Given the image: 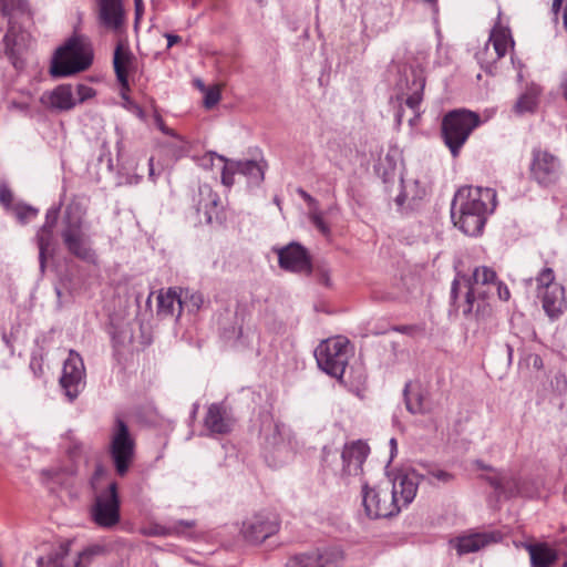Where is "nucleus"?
Returning <instances> with one entry per match:
<instances>
[{"mask_svg":"<svg viewBox=\"0 0 567 567\" xmlns=\"http://www.w3.org/2000/svg\"><path fill=\"white\" fill-rule=\"evenodd\" d=\"M496 280V272L487 266L476 267L471 276L457 274L452 282L451 299L465 318L485 319L492 313L486 300L494 292Z\"/></svg>","mask_w":567,"mask_h":567,"instance_id":"f257e3e1","label":"nucleus"},{"mask_svg":"<svg viewBox=\"0 0 567 567\" xmlns=\"http://www.w3.org/2000/svg\"><path fill=\"white\" fill-rule=\"evenodd\" d=\"M496 207V192L489 187L465 186L452 202L451 218L455 227L467 236L482 233L486 217Z\"/></svg>","mask_w":567,"mask_h":567,"instance_id":"f03ea898","label":"nucleus"},{"mask_svg":"<svg viewBox=\"0 0 567 567\" xmlns=\"http://www.w3.org/2000/svg\"><path fill=\"white\" fill-rule=\"evenodd\" d=\"M93 59L89 42L80 38L70 39L64 47L56 50L50 73L55 78L69 76L86 70Z\"/></svg>","mask_w":567,"mask_h":567,"instance_id":"7ed1b4c3","label":"nucleus"},{"mask_svg":"<svg viewBox=\"0 0 567 567\" xmlns=\"http://www.w3.org/2000/svg\"><path fill=\"white\" fill-rule=\"evenodd\" d=\"M480 124L478 114L467 110L451 111L443 117L442 137L453 157L458 156L471 133Z\"/></svg>","mask_w":567,"mask_h":567,"instance_id":"20e7f679","label":"nucleus"},{"mask_svg":"<svg viewBox=\"0 0 567 567\" xmlns=\"http://www.w3.org/2000/svg\"><path fill=\"white\" fill-rule=\"evenodd\" d=\"M84 210L78 204H71L65 210V225L62 239L68 251L87 262L95 261V252L91 248L90 238L83 230Z\"/></svg>","mask_w":567,"mask_h":567,"instance_id":"39448f33","label":"nucleus"},{"mask_svg":"<svg viewBox=\"0 0 567 567\" xmlns=\"http://www.w3.org/2000/svg\"><path fill=\"white\" fill-rule=\"evenodd\" d=\"M514 40L509 28L502 22L498 12L497 22L491 30L489 38L485 44L475 53V59L485 72L494 74L496 63L514 49Z\"/></svg>","mask_w":567,"mask_h":567,"instance_id":"423d86ee","label":"nucleus"},{"mask_svg":"<svg viewBox=\"0 0 567 567\" xmlns=\"http://www.w3.org/2000/svg\"><path fill=\"white\" fill-rule=\"evenodd\" d=\"M20 6L21 0H0V25L3 23L8 25L3 38L6 54L17 69L20 68L17 55L25 47L29 38V34L22 31L18 22L19 16L22 14Z\"/></svg>","mask_w":567,"mask_h":567,"instance_id":"0eeeda50","label":"nucleus"},{"mask_svg":"<svg viewBox=\"0 0 567 567\" xmlns=\"http://www.w3.org/2000/svg\"><path fill=\"white\" fill-rule=\"evenodd\" d=\"M350 343L344 337H334L320 342L315 350L319 368L327 374L341 379L350 358Z\"/></svg>","mask_w":567,"mask_h":567,"instance_id":"6e6552de","label":"nucleus"},{"mask_svg":"<svg viewBox=\"0 0 567 567\" xmlns=\"http://www.w3.org/2000/svg\"><path fill=\"white\" fill-rule=\"evenodd\" d=\"M110 454L120 476H124L134 458L135 442L124 421L117 419L112 430Z\"/></svg>","mask_w":567,"mask_h":567,"instance_id":"1a4fd4ad","label":"nucleus"},{"mask_svg":"<svg viewBox=\"0 0 567 567\" xmlns=\"http://www.w3.org/2000/svg\"><path fill=\"white\" fill-rule=\"evenodd\" d=\"M362 505L369 518H386L399 513V505L393 501L390 492V483L385 486L369 487L362 485Z\"/></svg>","mask_w":567,"mask_h":567,"instance_id":"9d476101","label":"nucleus"},{"mask_svg":"<svg viewBox=\"0 0 567 567\" xmlns=\"http://www.w3.org/2000/svg\"><path fill=\"white\" fill-rule=\"evenodd\" d=\"M103 553L102 546L91 545L80 551L76 557H71L68 548L60 546L47 557H39L38 567H89Z\"/></svg>","mask_w":567,"mask_h":567,"instance_id":"9b49d317","label":"nucleus"},{"mask_svg":"<svg viewBox=\"0 0 567 567\" xmlns=\"http://www.w3.org/2000/svg\"><path fill=\"white\" fill-rule=\"evenodd\" d=\"M96 525L111 528L120 522V497L116 483H111L109 488L100 493L91 511Z\"/></svg>","mask_w":567,"mask_h":567,"instance_id":"f8f14e48","label":"nucleus"},{"mask_svg":"<svg viewBox=\"0 0 567 567\" xmlns=\"http://www.w3.org/2000/svg\"><path fill=\"white\" fill-rule=\"evenodd\" d=\"M529 173L538 185L546 187L558 182L561 164L554 154L540 148L533 150Z\"/></svg>","mask_w":567,"mask_h":567,"instance_id":"ddd939ff","label":"nucleus"},{"mask_svg":"<svg viewBox=\"0 0 567 567\" xmlns=\"http://www.w3.org/2000/svg\"><path fill=\"white\" fill-rule=\"evenodd\" d=\"M60 384L70 401L78 398L85 386V368L79 353L71 350L65 359Z\"/></svg>","mask_w":567,"mask_h":567,"instance_id":"4468645a","label":"nucleus"},{"mask_svg":"<svg viewBox=\"0 0 567 567\" xmlns=\"http://www.w3.org/2000/svg\"><path fill=\"white\" fill-rule=\"evenodd\" d=\"M279 528L277 517L270 513H258L243 523L241 534L246 540L259 544L276 534Z\"/></svg>","mask_w":567,"mask_h":567,"instance_id":"2eb2a0df","label":"nucleus"},{"mask_svg":"<svg viewBox=\"0 0 567 567\" xmlns=\"http://www.w3.org/2000/svg\"><path fill=\"white\" fill-rule=\"evenodd\" d=\"M280 268L291 272L311 274L312 266L308 250L298 243H290L276 249Z\"/></svg>","mask_w":567,"mask_h":567,"instance_id":"dca6fc26","label":"nucleus"},{"mask_svg":"<svg viewBox=\"0 0 567 567\" xmlns=\"http://www.w3.org/2000/svg\"><path fill=\"white\" fill-rule=\"evenodd\" d=\"M99 23L109 31L117 32L124 24L125 12L121 0H96Z\"/></svg>","mask_w":567,"mask_h":567,"instance_id":"f3484780","label":"nucleus"},{"mask_svg":"<svg viewBox=\"0 0 567 567\" xmlns=\"http://www.w3.org/2000/svg\"><path fill=\"white\" fill-rule=\"evenodd\" d=\"M419 486V477L415 473L399 474L393 480L390 492L393 501L399 505V512L408 506L415 497Z\"/></svg>","mask_w":567,"mask_h":567,"instance_id":"a211bd4d","label":"nucleus"},{"mask_svg":"<svg viewBox=\"0 0 567 567\" xmlns=\"http://www.w3.org/2000/svg\"><path fill=\"white\" fill-rule=\"evenodd\" d=\"M342 560L343 551L338 547H330L297 557L295 567H339Z\"/></svg>","mask_w":567,"mask_h":567,"instance_id":"6ab92c4d","label":"nucleus"},{"mask_svg":"<svg viewBox=\"0 0 567 567\" xmlns=\"http://www.w3.org/2000/svg\"><path fill=\"white\" fill-rule=\"evenodd\" d=\"M369 454V446L361 442H352L342 451L343 473L349 476H357L362 472V465Z\"/></svg>","mask_w":567,"mask_h":567,"instance_id":"aec40b11","label":"nucleus"},{"mask_svg":"<svg viewBox=\"0 0 567 567\" xmlns=\"http://www.w3.org/2000/svg\"><path fill=\"white\" fill-rule=\"evenodd\" d=\"M425 75L422 68H411L406 73V105L419 116V106L423 100Z\"/></svg>","mask_w":567,"mask_h":567,"instance_id":"412c9836","label":"nucleus"},{"mask_svg":"<svg viewBox=\"0 0 567 567\" xmlns=\"http://www.w3.org/2000/svg\"><path fill=\"white\" fill-rule=\"evenodd\" d=\"M502 538L498 532H484L466 535L457 538L455 548L460 555L474 553L489 544L499 542Z\"/></svg>","mask_w":567,"mask_h":567,"instance_id":"4be33fe9","label":"nucleus"},{"mask_svg":"<svg viewBox=\"0 0 567 567\" xmlns=\"http://www.w3.org/2000/svg\"><path fill=\"white\" fill-rule=\"evenodd\" d=\"M543 302V309L551 319H558L567 308L565 289L563 286H551V289L539 293Z\"/></svg>","mask_w":567,"mask_h":567,"instance_id":"5701e85b","label":"nucleus"},{"mask_svg":"<svg viewBox=\"0 0 567 567\" xmlns=\"http://www.w3.org/2000/svg\"><path fill=\"white\" fill-rule=\"evenodd\" d=\"M204 425L212 434H225L231 430L233 422L221 404L213 403L207 409Z\"/></svg>","mask_w":567,"mask_h":567,"instance_id":"b1692460","label":"nucleus"},{"mask_svg":"<svg viewBox=\"0 0 567 567\" xmlns=\"http://www.w3.org/2000/svg\"><path fill=\"white\" fill-rule=\"evenodd\" d=\"M135 59L127 48L117 44L114 51L113 65L117 81L123 90L130 89L128 72L134 65Z\"/></svg>","mask_w":567,"mask_h":567,"instance_id":"393cba45","label":"nucleus"},{"mask_svg":"<svg viewBox=\"0 0 567 567\" xmlns=\"http://www.w3.org/2000/svg\"><path fill=\"white\" fill-rule=\"evenodd\" d=\"M41 101L58 111H69L76 105V99L72 86L62 84L48 94H43Z\"/></svg>","mask_w":567,"mask_h":567,"instance_id":"a878e982","label":"nucleus"},{"mask_svg":"<svg viewBox=\"0 0 567 567\" xmlns=\"http://www.w3.org/2000/svg\"><path fill=\"white\" fill-rule=\"evenodd\" d=\"M156 311L158 316L162 317H172L176 313L177 317L181 316V298H179V289L177 288H168L161 289L157 295V307Z\"/></svg>","mask_w":567,"mask_h":567,"instance_id":"bb28decb","label":"nucleus"},{"mask_svg":"<svg viewBox=\"0 0 567 567\" xmlns=\"http://www.w3.org/2000/svg\"><path fill=\"white\" fill-rule=\"evenodd\" d=\"M487 481L499 495L512 497L522 493L519 478L509 472L496 473Z\"/></svg>","mask_w":567,"mask_h":567,"instance_id":"cd10ccee","label":"nucleus"},{"mask_svg":"<svg viewBox=\"0 0 567 567\" xmlns=\"http://www.w3.org/2000/svg\"><path fill=\"white\" fill-rule=\"evenodd\" d=\"M532 567H550L557 560V553L546 544H528Z\"/></svg>","mask_w":567,"mask_h":567,"instance_id":"c85d7f7f","label":"nucleus"},{"mask_svg":"<svg viewBox=\"0 0 567 567\" xmlns=\"http://www.w3.org/2000/svg\"><path fill=\"white\" fill-rule=\"evenodd\" d=\"M199 202L197 204V212L203 213L207 223H212L213 216L216 213L219 197L208 186L199 188Z\"/></svg>","mask_w":567,"mask_h":567,"instance_id":"c756f323","label":"nucleus"},{"mask_svg":"<svg viewBox=\"0 0 567 567\" xmlns=\"http://www.w3.org/2000/svg\"><path fill=\"white\" fill-rule=\"evenodd\" d=\"M542 93V89L538 85H530L526 91L518 97L514 105V111L517 114L533 113L538 104V97Z\"/></svg>","mask_w":567,"mask_h":567,"instance_id":"7c9ffc66","label":"nucleus"},{"mask_svg":"<svg viewBox=\"0 0 567 567\" xmlns=\"http://www.w3.org/2000/svg\"><path fill=\"white\" fill-rule=\"evenodd\" d=\"M181 298V312L186 310L187 312L195 313L204 305V297L200 292L192 289H179Z\"/></svg>","mask_w":567,"mask_h":567,"instance_id":"2f4dec72","label":"nucleus"},{"mask_svg":"<svg viewBox=\"0 0 567 567\" xmlns=\"http://www.w3.org/2000/svg\"><path fill=\"white\" fill-rule=\"evenodd\" d=\"M238 174L246 176L249 183L259 184L264 179V167L256 161L236 162Z\"/></svg>","mask_w":567,"mask_h":567,"instance_id":"473e14b6","label":"nucleus"},{"mask_svg":"<svg viewBox=\"0 0 567 567\" xmlns=\"http://www.w3.org/2000/svg\"><path fill=\"white\" fill-rule=\"evenodd\" d=\"M404 398L406 409L412 414H425L430 412V406L422 392H410L408 386H405Z\"/></svg>","mask_w":567,"mask_h":567,"instance_id":"72a5a7b5","label":"nucleus"},{"mask_svg":"<svg viewBox=\"0 0 567 567\" xmlns=\"http://www.w3.org/2000/svg\"><path fill=\"white\" fill-rule=\"evenodd\" d=\"M155 124L157 128L166 135H169L176 140V143L173 145L174 156L181 157L186 153V142L175 131L167 127L159 114H155L154 116Z\"/></svg>","mask_w":567,"mask_h":567,"instance_id":"f704fd0d","label":"nucleus"},{"mask_svg":"<svg viewBox=\"0 0 567 567\" xmlns=\"http://www.w3.org/2000/svg\"><path fill=\"white\" fill-rule=\"evenodd\" d=\"M53 235V227L42 226L37 234V240L39 246V258L41 269H44L45 264V252L49 249Z\"/></svg>","mask_w":567,"mask_h":567,"instance_id":"c9c22d12","label":"nucleus"},{"mask_svg":"<svg viewBox=\"0 0 567 567\" xmlns=\"http://www.w3.org/2000/svg\"><path fill=\"white\" fill-rule=\"evenodd\" d=\"M11 212L21 224L31 221L38 216L39 213L37 208L21 203L14 204L11 208Z\"/></svg>","mask_w":567,"mask_h":567,"instance_id":"e433bc0d","label":"nucleus"},{"mask_svg":"<svg viewBox=\"0 0 567 567\" xmlns=\"http://www.w3.org/2000/svg\"><path fill=\"white\" fill-rule=\"evenodd\" d=\"M217 158L224 163L221 171V183L230 187L234 184V175L238 174L237 166L235 161H228L224 156H217Z\"/></svg>","mask_w":567,"mask_h":567,"instance_id":"4c0bfd02","label":"nucleus"},{"mask_svg":"<svg viewBox=\"0 0 567 567\" xmlns=\"http://www.w3.org/2000/svg\"><path fill=\"white\" fill-rule=\"evenodd\" d=\"M537 281V288L539 293L542 290H549L551 289V286H560L559 284L555 282V274L551 268H544L536 278Z\"/></svg>","mask_w":567,"mask_h":567,"instance_id":"58836bf2","label":"nucleus"},{"mask_svg":"<svg viewBox=\"0 0 567 567\" xmlns=\"http://www.w3.org/2000/svg\"><path fill=\"white\" fill-rule=\"evenodd\" d=\"M199 87L204 92V106L208 110L213 109L221 97L219 86L215 85L206 89L203 84H199Z\"/></svg>","mask_w":567,"mask_h":567,"instance_id":"ea45409f","label":"nucleus"},{"mask_svg":"<svg viewBox=\"0 0 567 567\" xmlns=\"http://www.w3.org/2000/svg\"><path fill=\"white\" fill-rule=\"evenodd\" d=\"M309 218L315 227L324 236L329 237L331 231L330 227L323 219V214L317 207L310 209Z\"/></svg>","mask_w":567,"mask_h":567,"instance_id":"a19ab883","label":"nucleus"},{"mask_svg":"<svg viewBox=\"0 0 567 567\" xmlns=\"http://www.w3.org/2000/svg\"><path fill=\"white\" fill-rule=\"evenodd\" d=\"M0 203L8 210H11L12 206L14 205L13 194L4 184L0 185Z\"/></svg>","mask_w":567,"mask_h":567,"instance_id":"79ce46f5","label":"nucleus"},{"mask_svg":"<svg viewBox=\"0 0 567 567\" xmlns=\"http://www.w3.org/2000/svg\"><path fill=\"white\" fill-rule=\"evenodd\" d=\"M95 94V91L91 87V86H87V85H84V84H79L76 86V103L78 102H84L91 97H93Z\"/></svg>","mask_w":567,"mask_h":567,"instance_id":"37998d69","label":"nucleus"},{"mask_svg":"<svg viewBox=\"0 0 567 567\" xmlns=\"http://www.w3.org/2000/svg\"><path fill=\"white\" fill-rule=\"evenodd\" d=\"M430 476L439 482L449 483L453 480V475L444 470H433Z\"/></svg>","mask_w":567,"mask_h":567,"instance_id":"c03bdc74","label":"nucleus"},{"mask_svg":"<svg viewBox=\"0 0 567 567\" xmlns=\"http://www.w3.org/2000/svg\"><path fill=\"white\" fill-rule=\"evenodd\" d=\"M316 275L318 280L324 286H330V271L326 266H317Z\"/></svg>","mask_w":567,"mask_h":567,"instance_id":"a18cd8bd","label":"nucleus"},{"mask_svg":"<svg viewBox=\"0 0 567 567\" xmlns=\"http://www.w3.org/2000/svg\"><path fill=\"white\" fill-rule=\"evenodd\" d=\"M9 109L12 111L27 112L30 109V96L23 101L11 100L9 102Z\"/></svg>","mask_w":567,"mask_h":567,"instance_id":"49530a36","label":"nucleus"},{"mask_svg":"<svg viewBox=\"0 0 567 567\" xmlns=\"http://www.w3.org/2000/svg\"><path fill=\"white\" fill-rule=\"evenodd\" d=\"M494 291L497 292L498 298L503 301H507L511 297V292H509V289L507 288V286L498 280H496Z\"/></svg>","mask_w":567,"mask_h":567,"instance_id":"de8ad7c7","label":"nucleus"},{"mask_svg":"<svg viewBox=\"0 0 567 567\" xmlns=\"http://www.w3.org/2000/svg\"><path fill=\"white\" fill-rule=\"evenodd\" d=\"M58 215H59V209L58 208H50L47 212L45 223L43 224V226L53 227L54 228V225H55L56 219H58Z\"/></svg>","mask_w":567,"mask_h":567,"instance_id":"09e8293b","label":"nucleus"},{"mask_svg":"<svg viewBox=\"0 0 567 567\" xmlns=\"http://www.w3.org/2000/svg\"><path fill=\"white\" fill-rule=\"evenodd\" d=\"M82 450V444L70 437V445L68 446V453L71 456L78 455Z\"/></svg>","mask_w":567,"mask_h":567,"instance_id":"8fccbe9b","label":"nucleus"},{"mask_svg":"<svg viewBox=\"0 0 567 567\" xmlns=\"http://www.w3.org/2000/svg\"><path fill=\"white\" fill-rule=\"evenodd\" d=\"M173 533H179L178 526H174L172 528L156 527L154 535H168V534H173Z\"/></svg>","mask_w":567,"mask_h":567,"instance_id":"3c124183","label":"nucleus"},{"mask_svg":"<svg viewBox=\"0 0 567 567\" xmlns=\"http://www.w3.org/2000/svg\"><path fill=\"white\" fill-rule=\"evenodd\" d=\"M165 37L167 39V48L168 49L181 41V37L175 35V34L167 33V34H165Z\"/></svg>","mask_w":567,"mask_h":567,"instance_id":"603ef678","label":"nucleus"},{"mask_svg":"<svg viewBox=\"0 0 567 567\" xmlns=\"http://www.w3.org/2000/svg\"><path fill=\"white\" fill-rule=\"evenodd\" d=\"M533 367L537 370L543 368V359L538 354L532 355Z\"/></svg>","mask_w":567,"mask_h":567,"instance_id":"864d4df0","label":"nucleus"},{"mask_svg":"<svg viewBox=\"0 0 567 567\" xmlns=\"http://www.w3.org/2000/svg\"><path fill=\"white\" fill-rule=\"evenodd\" d=\"M216 153H208L203 157V165L208 166L213 164L214 157H217Z\"/></svg>","mask_w":567,"mask_h":567,"instance_id":"5fc2aeb1","label":"nucleus"},{"mask_svg":"<svg viewBox=\"0 0 567 567\" xmlns=\"http://www.w3.org/2000/svg\"><path fill=\"white\" fill-rule=\"evenodd\" d=\"M134 2H135V10H136V19H138L140 16L142 14L143 2H142V0H134Z\"/></svg>","mask_w":567,"mask_h":567,"instance_id":"6e6d98bb","label":"nucleus"},{"mask_svg":"<svg viewBox=\"0 0 567 567\" xmlns=\"http://www.w3.org/2000/svg\"><path fill=\"white\" fill-rule=\"evenodd\" d=\"M390 446H391V458H393L394 454L396 453V450H398V443H396V440L394 437H392L390 440Z\"/></svg>","mask_w":567,"mask_h":567,"instance_id":"4d7b16f0","label":"nucleus"},{"mask_svg":"<svg viewBox=\"0 0 567 567\" xmlns=\"http://www.w3.org/2000/svg\"><path fill=\"white\" fill-rule=\"evenodd\" d=\"M298 193L307 200L309 202L310 204H316V200L308 194L306 193L305 190L302 189H299Z\"/></svg>","mask_w":567,"mask_h":567,"instance_id":"13d9d810","label":"nucleus"},{"mask_svg":"<svg viewBox=\"0 0 567 567\" xmlns=\"http://www.w3.org/2000/svg\"><path fill=\"white\" fill-rule=\"evenodd\" d=\"M561 3H563V0H554L553 1V6H551V9L555 13L558 12V10L560 9L561 7Z\"/></svg>","mask_w":567,"mask_h":567,"instance_id":"bf43d9fd","label":"nucleus"},{"mask_svg":"<svg viewBox=\"0 0 567 567\" xmlns=\"http://www.w3.org/2000/svg\"><path fill=\"white\" fill-rule=\"evenodd\" d=\"M148 166H150V177H151V178H154V176H155V171H154L153 157H151V158H150V161H148Z\"/></svg>","mask_w":567,"mask_h":567,"instance_id":"052dcab7","label":"nucleus"},{"mask_svg":"<svg viewBox=\"0 0 567 567\" xmlns=\"http://www.w3.org/2000/svg\"><path fill=\"white\" fill-rule=\"evenodd\" d=\"M277 452H278L279 454L285 453L286 458H288V456H289V454H290V453H289V450H288L286 446H280V447H278V449H277Z\"/></svg>","mask_w":567,"mask_h":567,"instance_id":"680f3d73","label":"nucleus"},{"mask_svg":"<svg viewBox=\"0 0 567 567\" xmlns=\"http://www.w3.org/2000/svg\"><path fill=\"white\" fill-rule=\"evenodd\" d=\"M128 91H130V89H128V90H123V89L121 87V96L123 97V100H125V101H126V102H128L130 104H133V103L130 101V99H128V96H127V94H126Z\"/></svg>","mask_w":567,"mask_h":567,"instance_id":"e2e57ef3","label":"nucleus"},{"mask_svg":"<svg viewBox=\"0 0 567 567\" xmlns=\"http://www.w3.org/2000/svg\"><path fill=\"white\" fill-rule=\"evenodd\" d=\"M179 526H183V527H186V528H190L193 527L194 523L193 522H185V520H181L178 523Z\"/></svg>","mask_w":567,"mask_h":567,"instance_id":"0e129e2a","label":"nucleus"},{"mask_svg":"<svg viewBox=\"0 0 567 567\" xmlns=\"http://www.w3.org/2000/svg\"><path fill=\"white\" fill-rule=\"evenodd\" d=\"M132 106H133V107H134V110L136 111V114L142 118V117H143V115H144V114H143V110H142L140 106L135 105V104H132Z\"/></svg>","mask_w":567,"mask_h":567,"instance_id":"69168bd1","label":"nucleus"},{"mask_svg":"<svg viewBox=\"0 0 567 567\" xmlns=\"http://www.w3.org/2000/svg\"><path fill=\"white\" fill-rule=\"evenodd\" d=\"M267 461H268L272 466H275V467L280 466V465L284 463V461L277 462V461H275V460H274V462L271 463L268 456H267Z\"/></svg>","mask_w":567,"mask_h":567,"instance_id":"338daca9","label":"nucleus"},{"mask_svg":"<svg viewBox=\"0 0 567 567\" xmlns=\"http://www.w3.org/2000/svg\"><path fill=\"white\" fill-rule=\"evenodd\" d=\"M506 348H507L508 359L512 360L513 348L509 344H507Z\"/></svg>","mask_w":567,"mask_h":567,"instance_id":"774afa93","label":"nucleus"}]
</instances>
